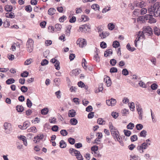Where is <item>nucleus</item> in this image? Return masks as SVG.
<instances>
[{
  "label": "nucleus",
  "instance_id": "obj_1",
  "mask_svg": "<svg viewBox=\"0 0 160 160\" xmlns=\"http://www.w3.org/2000/svg\"><path fill=\"white\" fill-rule=\"evenodd\" d=\"M150 14H153L154 17H157L160 15V2H156L148 9Z\"/></svg>",
  "mask_w": 160,
  "mask_h": 160
},
{
  "label": "nucleus",
  "instance_id": "obj_2",
  "mask_svg": "<svg viewBox=\"0 0 160 160\" xmlns=\"http://www.w3.org/2000/svg\"><path fill=\"white\" fill-rule=\"evenodd\" d=\"M109 127L112 135L115 140L118 139L120 136L118 131L113 126L112 122L109 123Z\"/></svg>",
  "mask_w": 160,
  "mask_h": 160
},
{
  "label": "nucleus",
  "instance_id": "obj_3",
  "mask_svg": "<svg viewBox=\"0 0 160 160\" xmlns=\"http://www.w3.org/2000/svg\"><path fill=\"white\" fill-rule=\"evenodd\" d=\"M142 29L141 37H142L144 38H145V34L149 36L151 35L153 33L152 29L149 26H145L143 27Z\"/></svg>",
  "mask_w": 160,
  "mask_h": 160
},
{
  "label": "nucleus",
  "instance_id": "obj_4",
  "mask_svg": "<svg viewBox=\"0 0 160 160\" xmlns=\"http://www.w3.org/2000/svg\"><path fill=\"white\" fill-rule=\"evenodd\" d=\"M69 151L70 152L72 155H74L76 157V158L78 160H83L82 157L79 151L72 148H70Z\"/></svg>",
  "mask_w": 160,
  "mask_h": 160
},
{
  "label": "nucleus",
  "instance_id": "obj_5",
  "mask_svg": "<svg viewBox=\"0 0 160 160\" xmlns=\"http://www.w3.org/2000/svg\"><path fill=\"white\" fill-rule=\"evenodd\" d=\"M33 41L31 38H29L27 42V50L31 52L33 50Z\"/></svg>",
  "mask_w": 160,
  "mask_h": 160
},
{
  "label": "nucleus",
  "instance_id": "obj_6",
  "mask_svg": "<svg viewBox=\"0 0 160 160\" xmlns=\"http://www.w3.org/2000/svg\"><path fill=\"white\" fill-rule=\"evenodd\" d=\"M90 30V28L88 25L84 24L79 26L78 31L82 32H89Z\"/></svg>",
  "mask_w": 160,
  "mask_h": 160
},
{
  "label": "nucleus",
  "instance_id": "obj_7",
  "mask_svg": "<svg viewBox=\"0 0 160 160\" xmlns=\"http://www.w3.org/2000/svg\"><path fill=\"white\" fill-rule=\"evenodd\" d=\"M4 127L5 132L7 133H10L12 130V126L10 123L7 122H5L4 124Z\"/></svg>",
  "mask_w": 160,
  "mask_h": 160
},
{
  "label": "nucleus",
  "instance_id": "obj_8",
  "mask_svg": "<svg viewBox=\"0 0 160 160\" xmlns=\"http://www.w3.org/2000/svg\"><path fill=\"white\" fill-rule=\"evenodd\" d=\"M77 43L79 44L80 47L83 48L86 45V42L84 39L79 38L77 41Z\"/></svg>",
  "mask_w": 160,
  "mask_h": 160
},
{
  "label": "nucleus",
  "instance_id": "obj_9",
  "mask_svg": "<svg viewBox=\"0 0 160 160\" xmlns=\"http://www.w3.org/2000/svg\"><path fill=\"white\" fill-rule=\"evenodd\" d=\"M44 138L43 135L42 134H38L34 138V142L35 143L39 142Z\"/></svg>",
  "mask_w": 160,
  "mask_h": 160
},
{
  "label": "nucleus",
  "instance_id": "obj_10",
  "mask_svg": "<svg viewBox=\"0 0 160 160\" xmlns=\"http://www.w3.org/2000/svg\"><path fill=\"white\" fill-rule=\"evenodd\" d=\"M106 102L108 106H113L116 103V101L115 99L112 98L110 100H107Z\"/></svg>",
  "mask_w": 160,
  "mask_h": 160
},
{
  "label": "nucleus",
  "instance_id": "obj_11",
  "mask_svg": "<svg viewBox=\"0 0 160 160\" xmlns=\"http://www.w3.org/2000/svg\"><path fill=\"white\" fill-rule=\"evenodd\" d=\"M151 17V15L149 14H146L145 16H141V21H142L143 23L145 22L146 21L149 20V19Z\"/></svg>",
  "mask_w": 160,
  "mask_h": 160
},
{
  "label": "nucleus",
  "instance_id": "obj_12",
  "mask_svg": "<svg viewBox=\"0 0 160 160\" xmlns=\"http://www.w3.org/2000/svg\"><path fill=\"white\" fill-rule=\"evenodd\" d=\"M104 81L106 83V85L108 87L110 86L112 84V82L110 78L106 76L104 78Z\"/></svg>",
  "mask_w": 160,
  "mask_h": 160
},
{
  "label": "nucleus",
  "instance_id": "obj_13",
  "mask_svg": "<svg viewBox=\"0 0 160 160\" xmlns=\"http://www.w3.org/2000/svg\"><path fill=\"white\" fill-rule=\"evenodd\" d=\"M30 125V123L29 122L26 121L23 123L22 126V125H19L18 127L22 129H25L29 127Z\"/></svg>",
  "mask_w": 160,
  "mask_h": 160
},
{
  "label": "nucleus",
  "instance_id": "obj_14",
  "mask_svg": "<svg viewBox=\"0 0 160 160\" xmlns=\"http://www.w3.org/2000/svg\"><path fill=\"white\" fill-rule=\"evenodd\" d=\"M150 145V143L148 142H144L141 145V149H142V152H143V150L147 148L148 146Z\"/></svg>",
  "mask_w": 160,
  "mask_h": 160
},
{
  "label": "nucleus",
  "instance_id": "obj_15",
  "mask_svg": "<svg viewBox=\"0 0 160 160\" xmlns=\"http://www.w3.org/2000/svg\"><path fill=\"white\" fill-rule=\"evenodd\" d=\"M5 16L7 18H13L15 17V16L14 15V13L12 12H7L5 14Z\"/></svg>",
  "mask_w": 160,
  "mask_h": 160
},
{
  "label": "nucleus",
  "instance_id": "obj_16",
  "mask_svg": "<svg viewBox=\"0 0 160 160\" xmlns=\"http://www.w3.org/2000/svg\"><path fill=\"white\" fill-rule=\"evenodd\" d=\"M99 52V50H97L96 54L94 55L93 57V59L97 62H98L100 60V58L99 56L98 53Z\"/></svg>",
  "mask_w": 160,
  "mask_h": 160
},
{
  "label": "nucleus",
  "instance_id": "obj_17",
  "mask_svg": "<svg viewBox=\"0 0 160 160\" xmlns=\"http://www.w3.org/2000/svg\"><path fill=\"white\" fill-rule=\"evenodd\" d=\"M56 11V10L55 8H51L48 9V13L49 15L52 16L55 14Z\"/></svg>",
  "mask_w": 160,
  "mask_h": 160
},
{
  "label": "nucleus",
  "instance_id": "obj_18",
  "mask_svg": "<svg viewBox=\"0 0 160 160\" xmlns=\"http://www.w3.org/2000/svg\"><path fill=\"white\" fill-rule=\"evenodd\" d=\"M112 49H109L105 52L104 56L105 57H107L112 54Z\"/></svg>",
  "mask_w": 160,
  "mask_h": 160
},
{
  "label": "nucleus",
  "instance_id": "obj_19",
  "mask_svg": "<svg viewBox=\"0 0 160 160\" xmlns=\"http://www.w3.org/2000/svg\"><path fill=\"white\" fill-rule=\"evenodd\" d=\"M89 18L88 17L85 15H82L81 16V20L82 21L86 22L88 21Z\"/></svg>",
  "mask_w": 160,
  "mask_h": 160
},
{
  "label": "nucleus",
  "instance_id": "obj_20",
  "mask_svg": "<svg viewBox=\"0 0 160 160\" xmlns=\"http://www.w3.org/2000/svg\"><path fill=\"white\" fill-rule=\"evenodd\" d=\"M154 33L158 36L160 35V29L157 27H154Z\"/></svg>",
  "mask_w": 160,
  "mask_h": 160
},
{
  "label": "nucleus",
  "instance_id": "obj_21",
  "mask_svg": "<svg viewBox=\"0 0 160 160\" xmlns=\"http://www.w3.org/2000/svg\"><path fill=\"white\" fill-rule=\"evenodd\" d=\"M5 9L7 12H11L12 9V7L11 5H7L5 7Z\"/></svg>",
  "mask_w": 160,
  "mask_h": 160
},
{
  "label": "nucleus",
  "instance_id": "obj_22",
  "mask_svg": "<svg viewBox=\"0 0 160 160\" xmlns=\"http://www.w3.org/2000/svg\"><path fill=\"white\" fill-rule=\"evenodd\" d=\"M19 138L21 140L23 141L24 144L25 146H27V142L26 138L25 136H20Z\"/></svg>",
  "mask_w": 160,
  "mask_h": 160
},
{
  "label": "nucleus",
  "instance_id": "obj_23",
  "mask_svg": "<svg viewBox=\"0 0 160 160\" xmlns=\"http://www.w3.org/2000/svg\"><path fill=\"white\" fill-rule=\"evenodd\" d=\"M27 131L28 132H32L33 133H36L37 132V130L35 127H32L28 129Z\"/></svg>",
  "mask_w": 160,
  "mask_h": 160
},
{
  "label": "nucleus",
  "instance_id": "obj_24",
  "mask_svg": "<svg viewBox=\"0 0 160 160\" xmlns=\"http://www.w3.org/2000/svg\"><path fill=\"white\" fill-rule=\"evenodd\" d=\"M109 33L107 32H102V33L100 34L99 36L102 38H104L109 35Z\"/></svg>",
  "mask_w": 160,
  "mask_h": 160
},
{
  "label": "nucleus",
  "instance_id": "obj_25",
  "mask_svg": "<svg viewBox=\"0 0 160 160\" xmlns=\"http://www.w3.org/2000/svg\"><path fill=\"white\" fill-rule=\"evenodd\" d=\"M15 81V80L13 78H10L6 81V83L7 84L9 85L14 83Z\"/></svg>",
  "mask_w": 160,
  "mask_h": 160
},
{
  "label": "nucleus",
  "instance_id": "obj_26",
  "mask_svg": "<svg viewBox=\"0 0 160 160\" xmlns=\"http://www.w3.org/2000/svg\"><path fill=\"white\" fill-rule=\"evenodd\" d=\"M76 112L73 110H72L69 111L68 113V115L69 117H72L75 116Z\"/></svg>",
  "mask_w": 160,
  "mask_h": 160
},
{
  "label": "nucleus",
  "instance_id": "obj_27",
  "mask_svg": "<svg viewBox=\"0 0 160 160\" xmlns=\"http://www.w3.org/2000/svg\"><path fill=\"white\" fill-rule=\"evenodd\" d=\"M60 147L61 148H64L66 146V142L63 140H62L59 142Z\"/></svg>",
  "mask_w": 160,
  "mask_h": 160
},
{
  "label": "nucleus",
  "instance_id": "obj_28",
  "mask_svg": "<svg viewBox=\"0 0 160 160\" xmlns=\"http://www.w3.org/2000/svg\"><path fill=\"white\" fill-rule=\"evenodd\" d=\"M16 109L18 112H22L23 111L24 108L22 105H18L16 107Z\"/></svg>",
  "mask_w": 160,
  "mask_h": 160
},
{
  "label": "nucleus",
  "instance_id": "obj_29",
  "mask_svg": "<svg viewBox=\"0 0 160 160\" xmlns=\"http://www.w3.org/2000/svg\"><path fill=\"white\" fill-rule=\"evenodd\" d=\"M55 30L57 31H60L62 28V25L59 24H56L55 25Z\"/></svg>",
  "mask_w": 160,
  "mask_h": 160
},
{
  "label": "nucleus",
  "instance_id": "obj_30",
  "mask_svg": "<svg viewBox=\"0 0 160 160\" xmlns=\"http://www.w3.org/2000/svg\"><path fill=\"white\" fill-rule=\"evenodd\" d=\"M91 8L95 10H99V6L97 4H94L91 6Z\"/></svg>",
  "mask_w": 160,
  "mask_h": 160
},
{
  "label": "nucleus",
  "instance_id": "obj_31",
  "mask_svg": "<svg viewBox=\"0 0 160 160\" xmlns=\"http://www.w3.org/2000/svg\"><path fill=\"white\" fill-rule=\"evenodd\" d=\"M151 17L149 19L148 22L150 23H154L156 22V19L152 17V16L151 15Z\"/></svg>",
  "mask_w": 160,
  "mask_h": 160
},
{
  "label": "nucleus",
  "instance_id": "obj_32",
  "mask_svg": "<svg viewBox=\"0 0 160 160\" xmlns=\"http://www.w3.org/2000/svg\"><path fill=\"white\" fill-rule=\"evenodd\" d=\"M112 46L114 48H116L120 46V44L118 41H115L113 42Z\"/></svg>",
  "mask_w": 160,
  "mask_h": 160
},
{
  "label": "nucleus",
  "instance_id": "obj_33",
  "mask_svg": "<svg viewBox=\"0 0 160 160\" xmlns=\"http://www.w3.org/2000/svg\"><path fill=\"white\" fill-rule=\"evenodd\" d=\"M48 30L49 32L53 33L56 32L54 28L52 26H49L48 27Z\"/></svg>",
  "mask_w": 160,
  "mask_h": 160
},
{
  "label": "nucleus",
  "instance_id": "obj_34",
  "mask_svg": "<svg viewBox=\"0 0 160 160\" xmlns=\"http://www.w3.org/2000/svg\"><path fill=\"white\" fill-rule=\"evenodd\" d=\"M97 122L99 124L104 125L105 124L106 122L103 120L102 119L99 118L97 120Z\"/></svg>",
  "mask_w": 160,
  "mask_h": 160
},
{
  "label": "nucleus",
  "instance_id": "obj_35",
  "mask_svg": "<svg viewBox=\"0 0 160 160\" xmlns=\"http://www.w3.org/2000/svg\"><path fill=\"white\" fill-rule=\"evenodd\" d=\"M108 27L109 30H112L114 28L115 25L113 23H110L108 24Z\"/></svg>",
  "mask_w": 160,
  "mask_h": 160
},
{
  "label": "nucleus",
  "instance_id": "obj_36",
  "mask_svg": "<svg viewBox=\"0 0 160 160\" xmlns=\"http://www.w3.org/2000/svg\"><path fill=\"white\" fill-rule=\"evenodd\" d=\"M140 31H139L138 32V34H137V37L136 38V39L134 41V44L136 47L137 46V41H138L140 38Z\"/></svg>",
  "mask_w": 160,
  "mask_h": 160
},
{
  "label": "nucleus",
  "instance_id": "obj_37",
  "mask_svg": "<svg viewBox=\"0 0 160 160\" xmlns=\"http://www.w3.org/2000/svg\"><path fill=\"white\" fill-rule=\"evenodd\" d=\"M126 48L127 49L130 51H133L135 50V48H132L129 43H128L127 46Z\"/></svg>",
  "mask_w": 160,
  "mask_h": 160
},
{
  "label": "nucleus",
  "instance_id": "obj_38",
  "mask_svg": "<svg viewBox=\"0 0 160 160\" xmlns=\"http://www.w3.org/2000/svg\"><path fill=\"white\" fill-rule=\"evenodd\" d=\"M48 112V109L47 108H44L41 111V113L43 115L47 114Z\"/></svg>",
  "mask_w": 160,
  "mask_h": 160
},
{
  "label": "nucleus",
  "instance_id": "obj_39",
  "mask_svg": "<svg viewBox=\"0 0 160 160\" xmlns=\"http://www.w3.org/2000/svg\"><path fill=\"white\" fill-rule=\"evenodd\" d=\"M87 64V62L84 58H83L82 61V66L84 69H86L87 66L86 64Z\"/></svg>",
  "mask_w": 160,
  "mask_h": 160
},
{
  "label": "nucleus",
  "instance_id": "obj_40",
  "mask_svg": "<svg viewBox=\"0 0 160 160\" xmlns=\"http://www.w3.org/2000/svg\"><path fill=\"white\" fill-rule=\"evenodd\" d=\"M134 124L131 122L129 123L127 126V128L129 129H132L134 127Z\"/></svg>",
  "mask_w": 160,
  "mask_h": 160
},
{
  "label": "nucleus",
  "instance_id": "obj_41",
  "mask_svg": "<svg viewBox=\"0 0 160 160\" xmlns=\"http://www.w3.org/2000/svg\"><path fill=\"white\" fill-rule=\"evenodd\" d=\"M26 104L28 108H31L32 105V103L31 101L29 98H28L27 100Z\"/></svg>",
  "mask_w": 160,
  "mask_h": 160
},
{
  "label": "nucleus",
  "instance_id": "obj_42",
  "mask_svg": "<svg viewBox=\"0 0 160 160\" xmlns=\"http://www.w3.org/2000/svg\"><path fill=\"white\" fill-rule=\"evenodd\" d=\"M70 122L72 125H75L77 124L78 121L76 119L73 118L71 119Z\"/></svg>",
  "mask_w": 160,
  "mask_h": 160
},
{
  "label": "nucleus",
  "instance_id": "obj_43",
  "mask_svg": "<svg viewBox=\"0 0 160 160\" xmlns=\"http://www.w3.org/2000/svg\"><path fill=\"white\" fill-rule=\"evenodd\" d=\"M25 10L28 12H30L32 10V8L30 5H28L25 7Z\"/></svg>",
  "mask_w": 160,
  "mask_h": 160
},
{
  "label": "nucleus",
  "instance_id": "obj_44",
  "mask_svg": "<svg viewBox=\"0 0 160 160\" xmlns=\"http://www.w3.org/2000/svg\"><path fill=\"white\" fill-rule=\"evenodd\" d=\"M123 132L125 135L127 136H129L131 134V132L129 130H124Z\"/></svg>",
  "mask_w": 160,
  "mask_h": 160
},
{
  "label": "nucleus",
  "instance_id": "obj_45",
  "mask_svg": "<svg viewBox=\"0 0 160 160\" xmlns=\"http://www.w3.org/2000/svg\"><path fill=\"white\" fill-rule=\"evenodd\" d=\"M147 12V10L146 8H142L141 9V14H145Z\"/></svg>",
  "mask_w": 160,
  "mask_h": 160
},
{
  "label": "nucleus",
  "instance_id": "obj_46",
  "mask_svg": "<svg viewBox=\"0 0 160 160\" xmlns=\"http://www.w3.org/2000/svg\"><path fill=\"white\" fill-rule=\"evenodd\" d=\"M61 134L63 136H66L68 134V132L65 130H62L60 131Z\"/></svg>",
  "mask_w": 160,
  "mask_h": 160
},
{
  "label": "nucleus",
  "instance_id": "obj_47",
  "mask_svg": "<svg viewBox=\"0 0 160 160\" xmlns=\"http://www.w3.org/2000/svg\"><path fill=\"white\" fill-rule=\"evenodd\" d=\"M68 141L71 144H74L75 142V140L71 138H68Z\"/></svg>",
  "mask_w": 160,
  "mask_h": 160
},
{
  "label": "nucleus",
  "instance_id": "obj_48",
  "mask_svg": "<svg viewBox=\"0 0 160 160\" xmlns=\"http://www.w3.org/2000/svg\"><path fill=\"white\" fill-rule=\"evenodd\" d=\"M67 17L65 16H63L60 18H59V20L60 22H63L64 21V20H66V19Z\"/></svg>",
  "mask_w": 160,
  "mask_h": 160
},
{
  "label": "nucleus",
  "instance_id": "obj_49",
  "mask_svg": "<svg viewBox=\"0 0 160 160\" xmlns=\"http://www.w3.org/2000/svg\"><path fill=\"white\" fill-rule=\"evenodd\" d=\"M137 136L136 135H134L131 137V140L132 142L135 141L137 140Z\"/></svg>",
  "mask_w": 160,
  "mask_h": 160
},
{
  "label": "nucleus",
  "instance_id": "obj_50",
  "mask_svg": "<svg viewBox=\"0 0 160 160\" xmlns=\"http://www.w3.org/2000/svg\"><path fill=\"white\" fill-rule=\"evenodd\" d=\"M21 90L23 92H25L27 91L28 89L27 87L22 86L21 87Z\"/></svg>",
  "mask_w": 160,
  "mask_h": 160
},
{
  "label": "nucleus",
  "instance_id": "obj_51",
  "mask_svg": "<svg viewBox=\"0 0 160 160\" xmlns=\"http://www.w3.org/2000/svg\"><path fill=\"white\" fill-rule=\"evenodd\" d=\"M91 150L92 152H93L94 153L98 152V147L97 146H93L91 148Z\"/></svg>",
  "mask_w": 160,
  "mask_h": 160
},
{
  "label": "nucleus",
  "instance_id": "obj_52",
  "mask_svg": "<svg viewBox=\"0 0 160 160\" xmlns=\"http://www.w3.org/2000/svg\"><path fill=\"white\" fill-rule=\"evenodd\" d=\"M32 60V59L29 58L27 59L24 62L25 65H29L31 63V61Z\"/></svg>",
  "mask_w": 160,
  "mask_h": 160
},
{
  "label": "nucleus",
  "instance_id": "obj_53",
  "mask_svg": "<svg viewBox=\"0 0 160 160\" xmlns=\"http://www.w3.org/2000/svg\"><path fill=\"white\" fill-rule=\"evenodd\" d=\"M28 75V72L27 71L24 72L21 74V76L22 77H27Z\"/></svg>",
  "mask_w": 160,
  "mask_h": 160
},
{
  "label": "nucleus",
  "instance_id": "obj_54",
  "mask_svg": "<svg viewBox=\"0 0 160 160\" xmlns=\"http://www.w3.org/2000/svg\"><path fill=\"white\" fill-rule=\"evenodd\" d=\"M55 64L54 65L55 68L57 70H59L60 69V67H59V62L58 61L55 63Z\"/></svg>",
  "mask_w": 160,
  "mask_h": 160
},
{
  "label": "nucleus",
  "instance_id": "obj_55",
  "mask_svg": "<svg viewBox=\"0 0 160 160\" xmlns=\"http://www.w3.org/2000/svg\"><path fill=\"white\" fill-rule=\"evenodd\" d=\"M122 74L125 76L127 75L128 74V72L127 69L126 68L123 69L122 71Z\"/></svg>",
  "mask_w": 160,
  "mask_h": 160
},
{
  "label": "nucleus",
  "instance_id": "obj_56",
  "mask_svg": "<svg viewBox=\"0 0 160 160\" xmlns=\"http://www.w3.org/2000/svg\"><path fill=\"white\" fill-rule=\"evenodd\" d=\"M147 135V132L145 130H143L141 132V137H145Z\"/></svg>",
  "mask_w": 160,
  "mask_h": 160
},
{
  "label": "nucleus",
  "instance_id": "obj_57",
  "mask_svg": "<svg viewBox=\"0 0 160 160\" xmlns=\"http://www.w3.org/2000/svg\"><path fill=\"white\" fill-rule=\"evenodd\" d=\"M100 46L101 48H105L107 47V44L105 42H102L100 43Z\"/></svg>",
  "mask_w": 160,
  "mask_h": 160
},
{
  "label": "nucleus",
  "instance_id": "obj_58",
  "mask_svg": "<svg viewBox=\"0 0 160 160\" xmlns=\"http://www.w3.org/2000/svg\"><path fill=\"white\" fill-rule=\"evenodd\" d=\"M118 70L117 68L115 67H113L111 68L110 70V72L111 73H114L117 72Z\"/></svg>",
  "mask_w": 160,
  "mask_h": 160
},
{
  "label": "nucleus",
  "instance_id": "obj_59",
  "mask_svg": "<svg viewBox=\"0 0 160 160\" xmlns=\"http://www.w3.org/2000/svg\"><path fill=\"white\" fill-rule=\"evenodd\" d=\"M158 86L157 84L153 83L151 85V88L152 90H156Z\"/></svg>",
  "mask_w": 160,
  "mask_h": 160
},
{
  "label": "nucleus",
  "instance_id": "obj_60",
  "mask_svg": "<svg viewBox=\"0 0 160 160\" xmlns=\"http://www.w3.org/2000/svg\"><path fill=\"white\" fill-rule=\"evenodd\" d=\"M48 61L46 59L43 60L41 62V64L42 66H44L47 65L48 63Z\"/></svg>",
  "mask_w": 160,
  "mask_h": 160
},
{
  "label": "nucleus",
  "instance_id": "obj_61",
  "mask_svg": "<svg viewBox=\"0 0 160 160\" xmlns=\"http://www.w3.org/2000/svg\"><path fill=\"white\" fill-rule=\"evenodd\" d=\"M111 115L112 117L115 118H116L118 116V113L116 112H112Z\"/></svg>",
  "mask_w": 160,
  "mask_h": 160
},
{
  "label": "nucleus",
  "instance_id": "obj_62",
  "mask_svg": "<svg viewBox=\"0 0 160 160\" xmlns=\"http://www.w3.org/2000/svg\"><path fill=\"white\" fill-rule=\"evenodd\" d=\"M82 11L81 8H76V13L77 14L81 13Z\"/></svg>",
  "mask_w": 160,
  "mask_h": 160
},
{
  "label": "nucleus",
  "instance_id": "obj_63",
  "mask_svg": "<svg viewBox=\"0 0 160 160\" xmlns=\"http://www.w3.org/2000/svg\"><path fill=\"white\" fill-rule=\"evenodd\" d=\"M139 10L138 9H136L133 12V13L136 16H138L139 15Z\"/></svg>",
  "mask_w": 160,
  "mask_h": 160
},
{
  "label": "nucleus",
  "instance_id": "obj_64",
  "mask_svg": "<svg viewBox=\"0 0 160 160\" xmlns=\"http://www.w3.org/2000/svg\"><path fill=\"white\" fill-rule=\"evenodd\" d=\"M52 43V41L51 40H46L45 42V44L46 46H49L51 45Z\"/></svg>",
  "mask_w": 160,
  "mask_h": 160
}]
</instances>
